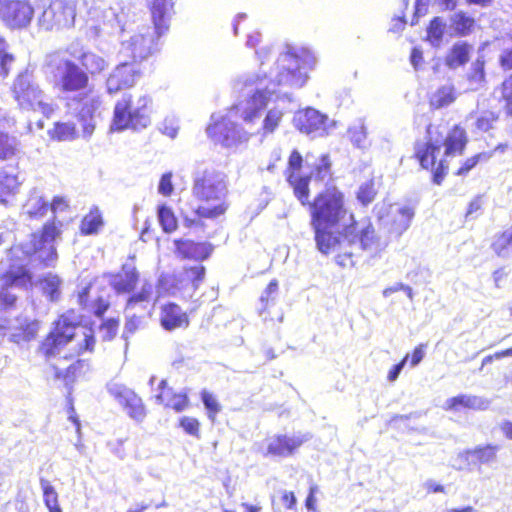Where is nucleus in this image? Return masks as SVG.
Instances as JSON below:
<instances>
[{
    "mask_svg": "<svg viewBox=\"0 0 512 512\" xmlns=\"http://www.w3.org/2000/svg\"><path fill=\"white\" fill-rule=\"evenodd\" d=\"M68 53L79 61L81 68L88 73V76L100 74L108 66V62L102 56L93 51L84 50L75 44L68 47Z\"/></svg>",
    "mask_w": 512,
    "mask_h": 512,
    "instance_id": "19",
    "label": "nucleus"
},
{
    "mask_svg": "<svg viewBox=\"0 0 512 512\" xmlns=\"http://www.w3.org/2000/svg\"><path fill=\"white\" fill-rule=\"evenodd\" d=\"M318 251L324 255L335 254L341 267H352L362 254L375 258L387 247L370 223H350V226L312 227Z\"/></svg>",
    "mask_w": 512,
    "mask_h": 512,
    "instance_id": "2",
    "label": "nucleus"
},
{
    "mask_svg": "<svg viewBox=\"0 0 512 512\" xmlns=\"http://www.w3.org/2000/svg\"><path fill=\"white\" fill-rule=\"evenodd\" d=\"M153 294V285L148 281H144L139 292L129 297L126 305V312L140 306L143 310L150 302Z\"/></svg>",
    "mask_w": 512,
    "mask_h": 512,
    "instance_id": "35",
    "label": "nucleus"
},
{
    "mask_svg": "<svg viewBox=\"0 0 512 512\" xmlns=\"http://www.w3.org/2000/svg\"><path fill=\"white\" fill-rule=\"evenodd\" d=\"M139 280V273L131 264H124L121 272L112 275L110 285L118 294L130 293Z\"/></svg>",
    "mask_w": 512,
    "mask_h": 512,
    "instance_id": "21",
    "label": "nucleus"
},
{
    "mask_svg": "<svg viewBox=\"0 0 512 512\" xmlns=\"http://www.w3.org/2000/svg\"><path fill=\"white\" fill-rule=\"evenodd\" d=\"M118 322L114 319H109L100 326V332L105 340L113 338L117 332Z\"/></svg>",
    "mask_w": 512,
    "mask_h": 512,
    "instance_id": "56",
    "label": "nucleus"
},
{
    "mask_svg": "<svg viewBox=\"0 0 512 512\" xmlns=\"http://www.w3.org/2000/svg\"><path fill=\"white\" fill-rule=\"evenodd\" d=\"M311 226H350L356 223L352 214L344 208L343 194L336 188H327L310 205Z\"/></svg>",
    "mask_w": 512,
    "mask_h": 512,
    "instance_id": "9",
    "label": "nucleus"
},
{
    "mask_svg": "<svg viewBox=\"0 0 512 512\" xmlns=\"http://www.w3.org/2000/svg\"><path fill=\"white\" fill-rule=\"evenodd\" d=\"M127 315H128V319L125 323V332H128V333H133L135 332L138 327L140 326L141 324V319L140 317H137L135 316L134 314L133 315H130V311L129 312H126Z\"/></svg>",
    "mask_w": 512,
    "mask_h": 512,
    "instance_id": "62",
    "label": "nucleus"
},
{
    "mask_svg": "<svg viewBox=\"0 0 512 512\" xmlns=\"http://www.w3.org/2000/svg\"><path fill=\"white\" fill-rule=\"evenodd\" d=\"M59 231L54 223L46 224L40 235L32 234L30 239L15 245L7 252L6 260L0 262V277L3 286L0 289V311L14 306L17 297L9 287L27 288L31 285V275L26 269L32 257L45 266H53L57 260L54 241Z\"/></svg>",
    "mask_w": 512,
    "mask_h": 512,
    "instance_id": "1",
    "label": "nucleus"
},
{
    "mask_svg": "<svg viewBox=\"0 0 512 512\" xmlns=\"http://www.w3.org/2000/svg\"><path fill=\"white\" fill-rule=\"evenodd\" d=\"M265 74H243L233 82V90L238 94L230 113L234 112L244 124L252 129L259 122L273 93Z\"/></svg>",
    "mask_w": 512,
    "mask_h": 512,
    "instance_id": "5",
    "label": "nucleus"
},
{
    "mask_svg": "<svg viewBox=\"0 0 512 512\" xmlns=\"http://www.w3.org/2000/svg\"><path fill=\"white\" fill-rule=\"evenodd\" d=\"M176 253L183 259L204 260L211 253L210 245L196 243L188 239L175 240Z\"/></svg>",
    "mask_w": 512,
    "mask_h": 512,
    "instance_id": "23",
    "label": "nucleus"
},
{
    "mask_svg": "<svg viewBox=\"0 0 512 512\" xmlns=\"http://www.w3.org/2000/svg\"><path fill=\"white\" fill-rule=\"evenodd\" d=\"M288 164L289 169L292 170V172L297 173V171L300 170L302 165L301 154L298 151L294 150L289 157Z\"/></svg>",
    "mask_w": 512,
    "mask_h": 512,
    "instance_id": "61",
    "label": "nucleus"
},
{
    "mask_svg": "<svg viewBox=\"0 0 512 512\" xmlns=\"http://www.w3.org/2000/svg\"><path fill=\"white\" fill-rule=\"evenodd\" d=\"M466 142L465 130L459 126H455L445 139V154L447 156H454L462 153Z\"/></svg>",
    "mask_w": 512,
    "mask_h": 512,
    "instance_id": "30",
    "label": "nucleus"
},
{
    "mask_svg": "<svg viewBox=\"0 0 512 512\" xmlns=\"http://www.w3.org/2000/svg\"><path fill=\"white\" fill-rule=\"evenodd\" d=\"M375 195L376 190L374 188V183L369 181L360 186L357 198L363 205H367L373 201Z\"/></svg>",
    "mask_w": 512,
    "mask_h": 512,
    "instance_id": "50",
    "label": "nucleus"
},
{
    "mask_svg": "<svg viewBox=\"0 0 512 512\" xmlns=\"http://www.w3.org/2000/svg\"><path fill=\"white\" fill-rule=\"evenodd\" d=\"M102 226V215L99 209L95 207L82 219L80 229L82 234L92 235L98 233Z\"/></svg>",
    "mask_w": 512,
    "mask_h": 512,
    "instance_id": "41",
    "label": "nucleus"
},
{
    "mask_svg": "<svg viewBox=\"0 0 512 512\" xmlns=\"http://www.w3.org/2000/svg\"><path fill=\"white\" fill-rule=\"evenodd\" d=\"M414 217V210L409 206L398 207L394 216L393 227L395 232L402 234L410 226Z\"/></svg>",
    "mask_w": 512,
    "mask_h": 512,
    "instance_id": "44",
    "label": "nucleus"
},
{
    "mask_svg": "<svg viewBox=\"0 0 512 512\" xmlns=\"http://www.w3.org/2000/svg\"><path fill=\"white\" fill-rule=\"evenodd\" d=\"M68 200L65 197L56 196L51 203V210L54 213L63 212L68 208Z\"/></svg>",
    "mask_w": 512,
    "mask_h": 512,
    "instance_id": "60",
    "label": "nucleus"
},
{
    "mask_svg": "<svg viewBox=\"0 0 512 512\" xmlns=\"http://www.w3.org/2000/svg\"><path fill=\"white\" fill-rule=\"evenodd\" d=\"M205 276V268L202 265H195L185 268L176 275H162L159 279V290L170 295H176L184 286L190 285L196 290Z\"/></svg>",
    "mask_w": 512,
    "mask_h": 512,
    "instance_id": "15",
    "label": "nucleus"
},
{
    "mask_svg": "<svg viewBox=\"0 0 512 512\" xmlns=\"http://www.w3.org/2000/svg\"><path fill=\"white\" fill-rule=\"evenodd\" d=\"M180 426L187 434L199 438L200 423L196 418L184 416L180 419Z\"/></svg>",
    "mask_w": 512,
    "mask_h": 512,
    "instance_id": "54",
    "label": "nucleus"
},
{
    "mask_svg": "<svg viewBox=\"0 0 512 512\" xmlns=\"http://www.w3.org/2000/svg\"><path fill=\"white\" fill-rule=\"evenodd\" d=\"M33 16L34 8L26 0H3L0 3V18L9 28H26Z\"/></svg>",
    "mask_w": 512,
    "mask_h": 512,
    "instance_id": "14",
    "label": "nucleus"
},
{
    "mask_svg": "<svg viewBox=\"0 0 512 512\" xmlns=\"http://www.w3.org/2000/svg\"><path fill=\"white\" fill-rule=\"evenodd\" d=\"M500 91L507 112L512 114V75L502 83Z\"/></svg>",
    "mask_w": 512,
    "mask_h": 512,
    "instance_id": "52",
    "label": "nucleus"
},
{
    "mask_svg": "<svg viewBox=\"0 0 512 512\" xmlns=\"http://www.w3.org/2000/svg\"><path fill=\"white\" fill-rule=\"evenodd\" d=\"M491 247L494 253L501 258L512 257V226L498 235Z\"/></svg>",
    "mask_w": 512,
    "mask_h": 512,
    "instance_id": "36",
    "label": "nucleus"
},
{
    "mask_svg": "<svg viewBox=\"0 0 512 512\" xmlns=\"http://www.w3.org/2000/svg\"><path fill=\"white\" fill-rule=\"evenodd\" d=\"M317 58L308 48L286 46L275 63V67L266 74L267 84L273 88L278 87L302 88L309 79V72L316 66Z\"/></svg>",
    "mask_w": 512,
    "mask_h": 512,
    "instance_id": "6",
    "label": "nucleus"
},
{
    "mask_svg": "<svg viewBox=\"0 0 512 512\" xmlns=\"http://www.w3.org/2000/svg\"><path fill=\"white\" fill-rule=\"evenodd\" d=\"M150 103L151 99L146 95H140L134 100L131 94H123L115 104L111 128L115 131L147 128L151 123Z\"/></svg>",
    "mask_w": 512,
    "mask_h": 512,
    "instance_id": "10",
    "label": "nucleus"
},
{
    "mask_svg": "<svg viewBox=\"0 0 512 512\" xmlns=\"http://www.w3.org/2000/svg\"><path fill=\"white\" fill-rule=\"evenodd\" d=\"M497 450L498 446L486 445L466 450L460 457H464L466 461L471 459L474 463L489 464L495 460Z\"/></svg>",
    "mask_w": 512,
    "mask_h": 512,
    "instance_id": "32",
    "label": "nucleus"
},
{
    "mask_svg": "<svg viewBox=\"0 0 512 512\" xmlns=\"http://www.w3.org/2000/svg\"><path fill=\"white\" fill-rule=\"evenodd\" d=\"M95 338L92 329L81 327L80 318L74 311L62 314L55 322L54 330L47 336L40 347V351L46 357L61 355L66 346L69 350L75 349L74 354H63V358L79 356L88 351L92 352Z\"/></svg>",
    "mask_w": 512,
    "mask_h": 512,
    "instance_id": "4",
    "label": "nucleus"
},
{
    "mask_svg": "<svg viewBox=\"0 0 512 512\" xmlns=\"http://www.w3.org/2000/svg\"><path fill=\"white\" fill-rule=\"evenodd\" d=\"M152 20L154 24V33L160 37L169 28L170 19L174 13L173 0H148Z\"/></svg>",
    "mask_w": 512,
    "mask_h": 512,
    "instance_id": "20",
    "label": "nucleus"
},
{
    "mask_svg": "<svg viewBox=\"0 0 512 512\" xmlns=\"http://www.w3.org/2000/svg\"><path fill=\"white\" fill-rule=\"evenodd\" d=\"M407 359H408V355H406L400 363L394 365L389 370L388 375H387V379L389 382H394L398 378L399 374L401 373L402 369L405 366Z\"/></svg>",
    "mask_w": 512,
    "mask_h": 512,
    "instance_id": "63",
    "label": "nucleus"
},
{
    "mask_svg": "<svg viewBox=\"0 0 512 512\" xmlns=\"http://www.w3.org/2000/svg\"><path fill=\"white\" fill-rule=\"evenodd\" d=\"M172 177V172H166L161 176L157 190L162 196L169 197L173 193L174 185L172 183Z\"/></svg>",
    "mask_w": 512,
    "mask_h": 512,
    "instance_id": "53",
    "label": "nucleus"
},
{
    "mask_svg": "<svg viewBox=\"0 0 512 512\" xmlns=\"http://www.w3.org/2000/svg\"><path fill=\"white\" fill-rule=\"evenodd\" d=\"M456 100V94L452 85L440 87L431 97L430 104L436 109L449 106Z\"/></svg>",
    "mask_w": 512,
    "mask_h": 512,
    "instance_id": "40",
    "label": "nucleus"
},
{
    "mask_svg": "<svg viewBox=\"0 0 512 512\" xmlns=\"http://www.w3.org/2000/svg\"><path fill=\"white\" fill-rule=\"evenodd\" d=\"M432 132L433 127L429 126L427 129V133L430 136L429 141L424 149H418L416 151V156L419 159L421 166L425 169H428L430 166L435 164L436 153L440 152L442 146V139H433L431 136Z\"/></svg>",
    "mask_w": 512,
    "mask_h": 512,
    "instance_id": "28",
    "label": "nucleus"
},
{
    "mask_svg": "<svg viewBox=\"0 0 512 512\" xmlns=\"http://www.w3.org/2000/svg\"><path fill=\"white\" fill-rule=\"evenodd\" d=\"M481 157V154L475 155L465 161V163L459 168L457 174L458 175H465L468 173L473 167L476 166L479 159Z\"/></svg>",
    "mask_w": 512,
    "mask_h": 512,
    "instance_id": "64",
    "label": "nucleus"
},
{
    "mask_svg": "<svg viewBox=\"0 0 512 512\" xmlns=\"http://www.w3.org/2000/svg\"><path fill=\"white\" fill-rule=\"evenodd\" d=\"M158 222L165 233H172L178 227L177 218L171 207L166 204L159 205L157 208Z\"/></svg>",
    "mask_w": 512,
    "mask_h": 512,
    "instance_id": "39",
    "label": "nucleus"
},
{
    "mask_svg": "<svg viewBox=\"0 0 512 512\" xmlns=\"http://www.w3.org/2000/svg\"><path fill=\"white\" fill-rule=\"evenodd\" d=\"M49 133L53 139L58 141H72L79 137L78 130L73 122H57Z\"/></svg>",
    "mask_w": 512,
    "mask_h": 512,
    "instance_id": "38",
    "label": "nucleus"
},
{
    "mask_svg": "<svg viewBox=\"0 0 512 512\" xmlns=\"http://www.w3.org/2000/svg\"><path fill=\"white\" fill-rule=\"evenodd\" d=\"M347 134L354 147L365 150L370 146L367 126L362 118L357 119L351 126H349Z\"/></svg>",
    "mask_w": 512,
    "mask_h": 512,
    "instance_id": "31",
    "label": "nucleus"
},
{
    "mask_svg": "<svg viewBox=\"0 0 512 512\" xmlns=\"http://www.w3.org/2000/svg\"><path fill=\"white\" fill-rule=\"evenodd\" d=\"M123 50L129 52L134 60H143L150 56L156 48L154 34L149 28L131 36L128 41H123Z\"/></svg>",
    "mask_w": 512,
    "mask_h": 512,
    "instance_id": "18",
    "label": "nucleus"
},
{
    "mask_svg": "<svg viewBox=\"0 0 512 512\" xmlns=\"http://www.w3.org/2000/svg\"><path fill=\"white\" fill-rule=\"evenodd\" d=\"M19 152V141L8 133L0 132V160H9Z\"/></svg>",
    "mask_w": 512,
    "mask_h": 512,
    "instance_id": "43",
    "label": "nucleus"
},
{
    "mask_svg": "<svg viewBox=\"0 0 512 512\" xmlns=\"http://www.w3.org/2000/svg\"><path fill=\"white\" fill-rule=\"evenodd\" d=\"M14 62V57L8 52L7 43L0 39V77H6Z\"/></svg>",
    "mask_w": 512,
    "mask_h": 512,
    "instance_id": "48",
    "label": "nucleus"
},
{
    "mask_svg": "<svg viewBox=\"0 0 512 512\" xmlns=\"http://www.w3.org/2000/svg\"><path fill=\"white\" fill-rule=\"evenodd\" d=\"M159 389L160 392L156 395V400L159 403L177 412H181L187 408L189 400L186 393H174L171 388L166 386L165 380L160 382Z\"/></svg>",
    "mask_w": 512,
    "mask_h": 512,
    "instance_id": "26",
    "label": "nucleus"
},
{
    "mask_svg": "<svg viewBox=\"0 0 512 512\" xmlns=\"http://www.w3.org/2000/svg\"><path fill=\"white\" fill-rule=\"evenodd\" d=\"M109 393L124 406L128 415L136 421H142L145 417V408L142 399L134 391L126 386L112 382L108 385Z\"/></svg>",
    "mask_w": 512,
    "mask_h": 512,
    "instance_id": "16",
    "label": "nucleus"
},
{
    "mask_svg": "<svg viewBox=\"0 0 512 512\" xmlns=\"http://www.w3.org/2000/svg\"><path fill=\"white\" fill-rule=\"evenodd\" d=\"M201 399H202V402H203L205 408L207 409L208 418L211 421H214L216 415L221 410V405L219 404L216 397L212 393L208 392L207 390H203L201 392Z\"/></svg>",
    "mask_w": 512,
    "mask_h": 512,
    "instance_id": "47",
    "label": "nucleus"
},
{
    "mask_svg": "<svg viewBox=\"0 0 512 512\" xmlns=\"http://www.w3.org/2000/svg\"><path fill=\"white\" fill-rule=\"evenodd\" d=\"M330 160L327 155H323L320 159L319 164L316 168V177L320 180H324L330 175Z\"/></svg>",
    "mask_w": 512,
    "mask_h": 512,
    "instance_id": "57",
    "label": "nucleus"
},
{
    "mask_svg": "<svg viewBox=\"0 0 512 512\" xmlns=\"http://www.w3.org/2000/svg\"><path fill=\"white\" fill-rule=\"evenodd\" d=\"M444 27H445V25H444L443 21L438 17L434 18L431 21V23L428 27L427 33H428V38L432 44H438L441 41L443 33H444Z\"/></svg>",
    "mask_w": 512,
    "mask_h": 512,
    "instance_id": "49",
    "label": "nucleus"
},
{
    "mask_svg": "<svg viewBox=\"0 0 512 512\" xmlns=\"http://www.w3.org/2000/svg\"><path fill=\"white\" fill-rule=\"evenodd\" d=\"M48 203L43 199L41 192L37 188H33L28 199L23 204L22 213L28 218H38L46 214Z\"/></svg>",
    "mask_w": 512,
    "mask_h": 512,
    "instance_id": "27",
    "label": "nucleus"
},
{
    "mask_svg": "<svg viewBox=\"0 0 512 512\" xmlns=\"http://www.w3.org/2000/svg\"><path fill=\"white\" fill-rule=\"evenodd\" d=\"M302 441L296 437L274 436L267 440V454L287 457L301 445Z\"/></svg>",
    "mask_w": 512,
    "mask_h": 512,
    "instance_id": "25",
    "label": "nucleus"
},
{
    "mask_svg": "<svg viewBox=\"0 0 512 512\" xmlns=\"http://www.w3.org/2000/svg\"><path fill=\"white\" fill-rule=\"evenodd\" d=\"M10 92L18 109L23 112L39 113L45 118H50L57 108L53 98L41 88L28 70L14 78Z\"/></svg>",
    "mask_w": 512,
    "mask_h": 512,
    "instance_id": "8",
    "label": "nucleus"
},
{
    "mask_svg": "<svg viewBox=\"0 0 512 512\" xmlns=\"http://www.w3.org/2000/svg\"><path fill=\"white\" fill-rule=\"evenodd\" d=\"M76 2L74 0H52L38 17V25L46 30H61L74 26Z\"/></svg>",
    "mask_w": 512,
    "mask_h": 512,
    "instance_id": "12",
    "label": "nucleus"
},
{
    "mask_svg": "<svg viewBox=\"0 0 512 512\" xmlns=\"http://www.w3.org/2000/svg\"><path fill=\"white\" fill-rule=\"evenodd\" d=\"M40 486L43 491L44 503L49 512L61 509L58 503V493L56 492L55 488L51 485L50 481L45 478H41Z\"/></svg>",
    "mask_w": 512,
    "mask_h": 512,
    "instance_id": "45",
    "label": "nucleus"
},
{
    "mask_svg": "<svg viewBox=\"0 0 512 512\" xmlns=\"http://www.w3.org/2000/svg\"><path fill=\"white\" fill-rule=\"evenodd\" d=\"M451 26L458 34L466 35L474 26V19L463 12H456L451 17Z\"/></svg>",
    "mask_w": 512,
    "mask_h": 512,
    "instance_id": "46",
    "label": "nucleus"
},
{
    "mask_svg": "<svg viewBox=\"0 0 512 512\" xmlns=\"http://www.w3.org/2000/svg\"><path fill=\"white\" fill-rule=\"evenodd\" d=\"M211 123L206 131L208 136L224 148L238 149L246 145L251 136L255 134L252 129H245L240 124L231 120L229 115L216 117L212 115Z\"/></svg>",
    "mask_w": 512,
    "mask_h": 512,
    "instance_id": "11",
    "label": "nucleus"
},
{
    "mask_svg": "<svg viewBox=\"0 0 512 512\" xmlns=\"http://www.w3.org/2000/svg\"><path fill=\"white\" fill-rule=\"evenodd\" d=\"M288 182L293 187L295 196L305 205L309 198V178L300 177L297 173L291 172L288 176Z\"/></svg>",
    "mask_w": 512,
    "mask_h": 512,
    "instance_id": "42",
    "label": "nucleus"
},
{
    "mask_svg": "<svg viewBox=\"0 0 512 512\" xmlns=\"http://www.w3.org/2000/svg\"><path fill=\"white\" fill-rule=\"evenodd\" d=\"M178 125L175 119L166 118L161 124L160 131L170 138H175L178 134Z\"/></svg>",
    "mask_w": 512,
    "mask_h": 512,
    "instance_id": "55",
    "label": "nucleus"
},
{
    "mask_svg": "<svg viewBox=\"0 0 512 512\" xmlns=\"http://www.w3.org/2000/svg\"><path fill=\"white\" fill-rule=\"evenodd\" d=\"M139 75L136 63L124 62L119 64L107 78L106 86L108 93L114 94L122 89L132 87Z\"/></svg>",
    "mask_w": 512,
    "mask_h": 512,
    "instance_id": "17",
    "label": "nucleus"
},
{
    "mask_svg": "<svg viewBox=\"0 0 512 512\" xmlns=\"http://www.w3.org/2000/svg\"><path fill=\"white\" fill-rule=\"evenodd\" d=\"M47 64L54 75L55 85L61 92L78 93L77 97L73 99L79 105L76 118L81 125V137L86 140L90 139L95 130V118L102 105V100L100 94L94 89L86 90L89 84L88 73L74 61L61 58L56 54L48 57Z\"/></svg>",
    "mask_w": 512,
    "mask_h": 512,
    "instance_id": "3",
    "label": "nucleus"
},
{
    "mask_svg": "<svg viewBox=\"0 0 512 512\" xmlns=\"http://www.w3.org/2000/svg\"><path fill=\"white\" fill-rule=\"evenodd\" d=\"M40 328V323L37 320L31 321L26 324V326L23 329L24 338L25 340L29 341L37 335Z\"/></svg>",
    "mask_w": 512,
    "mask_h": 512,
    "instance_id": "58",
    "label": "nucleus"
},
{
    "mask_svg": "<svg viewBox=\"0 0 512 512\" xmlns=\"http://www.w3.org/2000/svg\"><path fill=\"white\" fill-rule=\"evenodd\" d=\"M62 284L59 276L52 273L45 275L38 283L42 293L52 302L60 299Z\"/></svg>",
    "mask_w": 512,
    "mask_h": 512,
    "instance_id": "33",
    "label": "nucleus"
},
{
    "mask_svg": "<svg viewBox=\"0 0 512 512\" xmlns=\"http://www.w3.org/2000/svg\"><path fill=\"white\" fill-rule=\"evenodd\" d=\"M471 47L465 42H458L453 45L446 57V64L452 68H458L469 60Z\"/></svg>",
    "mask_w": 512,
    "mask_h": 512,
    "instance_id": "34",
    "label": "nucleus"
},
{
    "mask_svg": "<svg viewBox=\"0 0 512 512\" xmlns=\"http://www.w3.org/2000/svg\"><path fill=\"white\" fill-rule=\"evenodd\" d=\"M293 123L301 133L311 137L325 136L334 126V122L327 115L312 107L297 111L294 114Z\"/></svg>",
    "mask_w": 512,
    "mask_h": 512,
    "instance_id": "13",
    "label": "nucleus"
},
{
    "mask_svg": "<svg viewBox=\"0 0 512 512\" xmlns=\"http://www.w3.org/2000/svg\"><path fill=\"white\" fill-rule=\"evenodd\" d=\"M192 195L200 204L195 213L201 218H217L225 213L227 183L225 175L212 167L199 165L193 173Z\"/></svg>",
    "mask_w": 512,
    "mask_h": 512,
    "instance_id": "7",
    "label": "nucleus"
},
{
    "mask_svg": "<svg viewBox=\"0 0 512 512\" xmlns=\"http://www.w3.org/2000/svg\"><path fill=\"white\" fill-rule=\"evenodd\" d=\"M22 181L18 175L9 174L7 171H0V202L6 204L10 197L18 194Z\"/></svg>",
    "mask_w": 512,
    "mask_h": 512,
    "instance_id": "29",
    "label": "nucleus"
},
{
    "mask_svg": "<svg viewBox=\"0 0 512 512\" xmlns=\"http://www.w3.org/2000/svg\"><path fill=\"white\" fill-rule=\"evenodd\" d=\"M283 115V110H281L278 107L270 109L267 112L262 124L253 131L255 133H262L263 136L273 133L275 129L279 126L283 118Z\"/></svg>",
    "mask_w": 512,
    "mask_h": 512,
    "instance_id": "37",
    "label": "nucleus"
},
{
    "mask_svg": "<svg viewBox=\"0 0 512 512\" xmlns=\"http://www.w3.org/2000/svg\"><path fill=\"white\" fill-rule=\"evenodd\" d=\"M160 323L165 330L172 331L176 328L187 327L189 320L180 306L169 303L161 309Z\"/></svg>",
    "mask_w": 512,
    "mask_h": 512,
    "instance_id": "22",
    "label": "nucleus"
},
{
    "mask_svg": "<svg viewBox=\"0 0 512 512\" xmlns=\"http://www.w3.org/2000/svg\"><path fill=\"white\" fill-rule=\"evenodd\" d=\"M270 53H271L270 46H263L260 49L256 50L255 54L258 57V59L261 61V64H260L259 71L253 72L252 74H260V75L267 74L263 69V65H264V60L269 57Z\"/></svg>",
    "mask_w": 512,
    "mask_h": 512,
    "instance_id": "59",
    "label": "nucleus"
},
{
    "mask_svg": "<svg viewBox=\"0 0 512 512\" xmlns=\"http://www.w3.org/2000/svg\"><path fill=\"white\" fill-rule=\"evenodd\" d=\"M497 117L493 112L485 111L479 117H477L475 125L476 128L481 132H487L493 128V124Z\"/></svg>",
    "mask_w": 512,
    "mask_h": 512,
    "instance_id": "51",
    "label": "nucleus"
},
{
    "mask_svg": "<svg viewBox=\"0 0 512 512\" xmlns=\"http://www.w3.org/2000/svg\"><path fill=\"white\" fill-rule=\"evenodd\" d=\"M491 401L487 398L477 395L461 394L445 401L444 408L446 410H459L460 408H468L472 410H487Z\"/></svg>",
    "mask_w": 512,
    "mask_h": 512,
    "instance_id": "24",
    "label": "nucleus"
}]
</instances>
